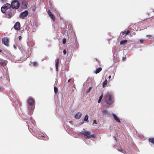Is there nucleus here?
Here are the masks:
<instances>
[{
  "instance_id": "22",
  "label": "nucleus",
  "mask_w": 154,
  "mask_h": 154,
  "mask_svg": "<svg viewBox=\"0 0 154 154\" xmlns=\"http://www.w3.org/2000/svg\"><path fill=\"white\" fill-rule=\"evenodd\" d=\"M33 65L34 66H36L38 65V63H37L36 62H33L32 63Z\"/></svg>"
},
{
  "instance_id": "3",
  "label": "nucleus",
  "mask_w": 154,
  "mask_h": 154,
  "mask_svg": "<svg viewBox=\"0 0 154 154\" xmlns=\"http://www.w3.org/2000/svg\"><path fill=\"white\" fill-rule=\"evenodd\" d=\"M11 5L8 3H6L3 5L1 8V11L2 13H5L7 10L11 8Z\"/></svg>"
},
{
  "instance_id": "16",
  "label": "nucleus",
  "mask_w": 154,
  "mask_h": 154,
  "mask_svg": "<svg viewBox=\"0 0 154 154\" xmlns=\"http://www.w3.org/2000/svg\"><path fill=\"white\" fill-rule=\"evenodd\" d=\"M128 41L127 40H122L120 42V45H124Z\"/></svg>"
},
{
  "instance_id": "5",
  "label": "nucleus",
  "mask_w": 154,
  "mask_h": 154,
  "mask_svg": "<svg viewBox=\"0 0 154 154\" xmlns=\"http://www.w3.org/2000/svg\"><path fill=\"white\" fill-rule=\"evenodd\" d=\"M28 14V12L27 11H24L21 13L20 16L21 18L23 19L25 17L27 16Z\"/></svg>"
},
{
  "instance_id": "33",
  "label": "nucleus",
  "mask_w": 154,
  "mask_h": 154,
  "mask_svg": "<svg viewBox=\"0 0 154 154\" xmlns=\"http://www.w3.org/2000/svg\"><path fill=\"white\" fill-rule=\"evenodd\" d=\"M108 78H109V79H110L111 78V75H109V76Z\"/></svg>"
},
{
  "instance_id": "41",
  "label": "nucleus",
  "mask_w": 154,
  "mask_h": 154,
  "mask_svg": "<svg viewBox=\"0 0 154 154\" xmlns=\"http://www.w3.org/2000/svg\"><path fill=\"white\" fill-rule=\"evenodd\" d=\"M96 61H97V58H96Z\"/></svg>"
},
{
  "instance_id": "13",
  "label": "nucleus",
  "mask_w": 154,
  "mask_h": 154,
  "mask_svg": "<svg viewBox=\"0 0 154 154\" xmlns=\"http://www.w3.org/2000/svg\"><path fill=\"white\" fill-rule=\"evenodd\" d=\"M112 116L115 119V120L118 122H120V120L117 117V116L114 114H112Z\"/></svg>"
},
{
  "instance_id": "17",
  "label": "nucleus",
  "mask_w": 154,
  "mask_h": 154,
  "mask_svg": "<svg viewBox=\"0 0 154 154\" xmlns=\"http://www.w3.org/2000/svg\"><path fill=\"white\" fill-rule=\"evenodd\" d=\"M108 81L107 79H106L105 81L103 83V87H105Z\"/></svg>"
},
{
  "instance_id": "30",
  "label": "nucleus",
  "mask_w": 154,
  "mask_h": 154,
  "mask_svg": "<svg viewBox=\"0 0 154 154\" xmlns=\"http://www.w3.org/2000/svg\"><path fill=\"white\" fill-rule=\"evenodd\" d=\"M18 38L20 40H21L22 39V37L20 36H19L18 37Z\"/></svg>"
},
{
  "instance_id": "26",
  "label": "nucleus",
  "mask_w": 154,
  "mask_h": 154,
  "mask_svg": "<svg viewBox=\"0 0 154 154\" xmlns=\"http://www.w3.org/2000/svg\"><path fill=\"white\" fill-rule=\"evenodd\" d=\"M66 53V51L65 50H64L63 51V53L64 55H65Z\"/></svg>"
},
{
  "instance_id": "39",
  "label": "nucleus",
  "mask_w": 154,
  "mask_h": 154,
  "mask_svg": "<svg viewBox=\"0 0 154 154\" xmlns=\"http://www.w3.org/2000/svg\"><path fill=\"white\" fill-rule=\"evenodd\" d=\"M14 48H15V49H16V47L15 45H14Z\"/></svg>"
},
{
  "instance_id": "6",
  "label": "nucleus",
  "mask_w": 154,
  "mask_h": 154,
  "mask_svg": "<svg viewBox=\"0 0 154 154\" xmlns=\"http://www.w3.org/2000/svg\"><path fill=\"white\" fill-rule=\"evenodd\" d=\"M14 28L17 31L19 30L20 28V24L19 22H17L15 24Z\"/></svg>"
},
{
  "instance_id": "11",
  "label": "nucleus",
  "mask_w": 154,
  "mask_h": 154,
  "mask_svg": "<svg viewBox=\"0 0 154 154\" xmlns=\"http://www.w3.org/2000/svg\"><path fill=\"white\" fill-rule=\"evenodd\" d=\"M81 113L80 112H78L74 116V118L76 119H79L81 117Z\"/></svg>"
},
{
  "instance_id": "21",
  "label": "nucleus",
  "mask_w": 154,
  "mask_h": 154,
  "mask_svg": "<svg viewBox=\"0 0 154 154\" xmlns=\"http://www.w3.org/2000/svg\"><path fill=\"white\" fill-rule=\"evenodd\" d=\"M54 92H55V94L57 93V92H58V91L57 88L56 87H55V86H54Z\"/></svg>"
},
{
  "instance_id": "34",
  "label": "nucleus",
  "mask_w": 154,
  "mask_h": 154,
  "mask_svg": "<svg viewBox=\"0 0 154 154\" xmlns=\"http://www.w3.org/2000/svg\"><path fill=\"white\" fill-rule=\"evenodd\" d=\"M70 80H71L70 79H69L68 81V82H69L70 81Z\"/></svg>"
},
{
  "instance_id": "9",
  "label": "nucleus",
  "mask_w": 154,
  "mask_h": 154,
  "mask_svg": "<svg viewBox=\"0 0 154 154\" xmlns=\"http://www.w3.org/2000/svg\"><path fill=\"white\" fill-rule=\"evenodd\" d=\"M59 62V59L57 58L55 60V67L56 71H58V65Z\"/></svg>"
},
{
  "instance_id": "4",
  "label": "nucleus",
  "mask_w": 154,
  "mask_h": 154,
  "mask_svg": "<svg viewBox=\"0 0 154 154\" xmlns=\"http://www.w3.org/2000/svg\"><path fill=\"white\" fill-rule=\"evenodd\" d=\"M20 3L17 0L13 1L11 4V7L12 8L17 9L19 7Z\"/></svg>"
},
{
  "instance_id": "10",
  "label": "nucleus",
  "mask_w": 154,
  "mask_h": 154,
  "mask_svg": "<svg viewBox=\"0 0 154 154\" xmlns=\"http://www.w3.org/2000/svg\"><path fill=\"white\" fill-rule=\"evenodd\" d=\"M22 7L23 8H26L27 7V3L25 1H22L21 4Z\"/></svg>"
},
{
  "instance_id": "31",
  "label": "nucleus",
  "mask_w": 154,
  "mask_h": 154,
  "mask_svg": "<svg viewBox=\"0 0 154 154\" xmlns=\"http://www.w3.org/2000/svg\"><path fill=\"white\" fill-rule=\"evenodd\" d=\"M94 122L93 123V125H94V124H97V123L96 122V121L95 120L94 121Z\"/></svg>"
},
{
  "instance_id": "20",
  "label": "nucleus",
  "mask_w": 154,
  "mask_h": 154,
  "mask_svg": "<svg viewBox=\"0 0 154 154\" xmlns=\"http://www.w3.org/2000/svg\"><path fill=\"white\" fill-rule=\"evenodd\" d=\"M102 112L103 114H108V111L106 110H103L102 111Z\"/></svg>"
},
{
  "instance_id": "27",
  "label": "nucleus",
  "mask_w": 154,
  "mask_h": 154,
  "mask_svg": "<svg viewBox=\"0 0 154 154\" xmlns=\"http://www.w3.org/2000/svg\"><path fill=\"white\" fill-rule=\"evenodd\" d=\"M84 121H87V115H86L85 116V117L84 119Z\"/></svg>"
},
{
  "instance_id": "36",
  "label": "nucleus",
  "mask_w": 154,
  "mask_h": 154,
  "mask_svg": "<svg viewBox=\"0 0 154 154\" xmlns=\"http://www.w3.org/2000/svg\"><path fill=\"white\" fill-rule=\"evenodd\" d=\"M36 7H35L34 8H33V10H34V11L35 10V9H36Z\"/></svg>"
},
{
  "instance_id": "14",
  "label": "nucleus",
  "mask_w": 154,
  "mask_h": 154,
  "mask_svg": "<svg viewBox=\"0 0 154 154\" xmlns=\"http://www.w3.org/2000/svg\"><path fill=\"white\" fill-rule=\"evenodd\" d=\"M130 32L129 31H125L122 32V35H124V36H125L127 35H128Z\"/></svg>"
},
{
  "instance_id": "7",
  "label": "nucleus",
  "mask_w": 154,
  "mask_h": 154,
  "mask_svg": "<svg viewBox=\"0 0 154 154\" xmlns=\"http://www.w3.org/2000/svg\"><path fill=\"white\" fill-rule=\"evenodd\" d=\"M2 43L6 46H8L9 44L8 38L6 37H5L3 38L2 39Z\"/></svg>"
},
{
  "instance_id": "18",
  "label": "nucleus",
  "mask_w": 154,
  "mask_h": 154,
  "mask_svg": "<svg viewBox=\"0 0 154 154\" xmlns=\"http://www.w3.org/2000/svg\"><path fill=\"white\" fill-rule=\"evenodd\" d=\"M82 134L84 135L86 139H87V131H82L81 132Z\"/></svg>"
},
{
  "instance_id": "12",
  "label": "nucleus",
  "mask_w": 154,
  "mask_h": 154,
  "mask_svg": "<svg viewBox=\"0 0 154 154\" xmlns=\"http://www.w3.org/2000/svg\"><path fill=\"white\" fill-rule=\"evenodd\" d=\"M95 136L94 134H91V133L89 131H87V138H95Z\"/></svg>"
},
{
  "instance_id": "38",
  "label": "nucleus",
  "mask_w": 154,
  "mask_h": 154,
  "mask_svg": "<svg viewBox=\"0 0 154 154\" xmlns=\"http://www.w3.org/2000/svg\"><path fill=\"white\" fill-rule=\"evenodd\" d=\"M87 122H88V116H87Z\"/></svg>"
},
{
  "instance_id": "40",
  "label": "nucleus",
  "mask_w": 154,
  "mask_h": 154,
  "mask_svg": "<svg viewBox=\"0 0 154 154\" xmlns=\"http://www.w3.org/2000/svg\"><path fill=\"white\" fill-rule=\"evenodd\" d=\"M2 52V51L1 49H0V52L1 53V52Z\"/></svg>"
},
{
  "instance_id": "23",
  "label": "nucleus",
  "mask_w": 154,
  "mask_h": 154,
  "mask_svg": "<svg viewBox=\"0 0 154 154\" xmlns=\"http://www.w3.org/2000/svg\"><path fill=\"white\" fill-rule=\"evenodd\" d=\"M93 87L92 86L88 88V90H87V93H89L91 90L92 88Z\"/></svg>"
},
{
  "instance_id": "15",
  "label": "nucleus",
  "mask_w": 154,
  "mask_h": 154,
  "mask_svg": "<svg viewBox=\"0 0 154 154\" xmlns=\"http://www.w3.org/2000/svg\"><path fill=\"white\" fill-rule=\"evenodd\" d=\"M102 68L101 67H99L97 68L95 71V73L97 74L99 73L100 71H101Z\"/></svg>"
},
{
  "instance_id": "29",
  "label": "nucleus",
  "mask_w": 154,
  "mask_h": 154,
  "mask_svg": "<svg viewBox=\"0 0 154 154\" xmlns=\"http://www.w3.org/2000/svg\"><path fill=\"white\" fill-rule=\"evenodd\" d=\"M140 43H143V39H140Z\"/></svg>"
},
{
  "instance_id": "32",
  "label": "nucleus",
  "mask_w": 154,
  "mask_h": 154,
  "mask_svg": "<svg viewBox=\"0 0 154 154\" xmlns=\"http://www.w3.org/2000/svg\"><path fill=\"white\" fill-rule=\"evenodd\" d=\"M120 151H121V152H122L123 153H124V152H125V151L124 150H120Z\"/></svg>"
},
{
  "instance_id": "28",
  "label": "nucleus",
  "mask_w": 154,
  "mask_h": 154,
  "mask_svg": "<svg viewBox=\"0 0 154 154\" xmlns=\"http://www.w3.org/2000/svg\"><path fill=\"white\" fill-rule=\"evenodd\" d=\"M146 37L149 38L152 37V36L151 35H146Z\"/></svg>"
},
{
  "instance_id": "25",
  "label": "nucleus",
  "mask_w": 154,
  "mask_h": 154,
  "mask_svg": "<svg viewBox=\"0 0 154 154\" xmlns=\"http://www.w3.org/2000/svg\"><path fill=\"white\" fill-rule=\"evenodd\" d=\"M8 16H9V17H8L9 18H11V17L12 16V13L11 12H10L8 14Z\"/></svg>"
},
{
  "instance_id": "24",
  "label": "nucleus",
  "mask_w": 154,
  "mask_h": 154,
  "mask_svg": "<svg viewBox=\"0 0 154 154\" xmlns=\"http://www.w3.org/2000/svg\"><path fill=\"white\" fill-rule=\"evenodd\" d=\"M66 42V39L65 38H63V43L65 44Z\"/></svg>"
},
{
  "instance_id": "8",
  "label": "nucleus",
  "mask_w": 154,
  "mask_h": 154,
  "mask_svg": "<svg viewBox=\"0 0 154 154\" xmlns=\"http://www.w3.org/2000/svg\"><path fill=\"white\" fill-rule=\"evenodd\" d=\"M48 13L50 18L52 19L53 21H54L55 20V17L53 14L51 12V11L49 10L48 11Z\"/></svg>"
},
{
  "instance_id": "2",
  "label": "nucleus",
  "mask_w": 154,
  "mask_h": 154,
  "mask_svg": "<svg viewBox=\"0 0 154 154\" xmlns=\"http://www.w3.org/2000/svg\"><path fill=\"white\" fill-rule=\"evenodd\" d=\"M27 102L28 109L32 111V110L34 108V105L35 104L34 100L32 97H29L27 100Z\"/></svg>"
},
{
  "instance_id": "1",
  "label": "nucleus",
  "mask_w": 154,
  "mask_h": 154,
  "mask_svg": "<svg viewBox=\"0 0 154 154\" xmlns=\"http://www.w3.org/2000/svg\"><path fill=\"white\" fill-rule=\"evenodd\" d=\"M105 101L109 105H111L113 103V100L111 94L107 93L104 96Z\"/></svg>"
},
{
  "instance_id": "37",
  "label": "nucleus",
  "mask_w": 154,
  "mask_h": 154,
  "mask_svg": "<svg viewBox=\"0 0 154 154\" xmlns=\"http://www.w3.org/2000/svg\"><path fill=\"white\" fill-rule=\"evenodd\" d=\"M41 136L43 137H45V136L44 135H41Z\"/></svg>"
},
{
  "instance_id": "35",
  "label": "nucleus",
  "mask_w": 154,
  "mask_h": 154,
  "mask_svg": "<svg viewBox=\"0 0 154 154\" xmlns=\"http://www.w3.org/2000/svg\"><path fill=\"white\" fill-rule=\"evenodd\" d=\"M126 58L125 57H123V60H124Z\"/></svg>"
},
{
  "instance_id": "19",
  "label": "nucleus",
  "mask_w": 154,
  "mask_h": 154,
  "mask_svg": "<svg viewBox=\"0 0 154 154\" xmlns=\"http://www.w3.org/2000/svg\"><path fill=\"white\" fill-rule=\"evenodd\" d=\"M103 97V94L99 97V100H98V103H100L101 102V100Z\"/></svg>"
}]
</instances>
